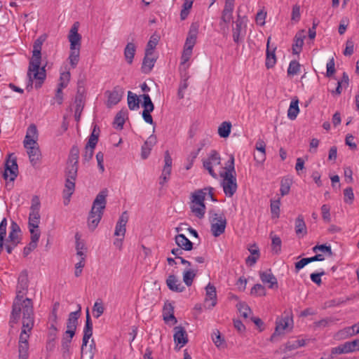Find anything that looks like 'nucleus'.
Wrapping results in <instances>:
<instances>
[{
  "label": "nucleus",
  "instance_id": "obj_1",
  "mask_svg": "<svg viewBox=\"0 0 359 359\" xmlns=\"http://www.w3.org/2000/svg\"><path fill=\"white\" fill-rule=\"evenodd\" d=\"M28 283L27 272L26 271H23L20 273L18 280L16 297L13 304L11 323H16L20 320L21 311H25V305H30L32 311H34L32 299L29 298H25L23 299V297L27 291Z\"/></svg>",
  "mask_w": 359,
  "mask_h": 359
},
{
  "label": "nucleus",
  "instance_id": "obj_2",
  "mask_svg": "<svg viewBox=\"0 0 359 359\" xmlns=\"http://www.w3.org/2000/svg\"><path fill=\"white\" fill-rule=\"evenodd\" d=\"M42 41L40 39L35 41L32 52V57L29 61L27 77L29 82L27 89L30 90L32 88L33 82L35 80V88H41L46 79V71L44 67H40L41 65V50Z\"/></svg>",
  "mask_w": 359,
  "mask_h": 359
},
{
  "label": "nucleus",
  "instance_id": "obj_3",
  "mask_svg": "<svg viewBox=\"0 0 359 359\" xmlns=\"http://www.w3.org/2000/svg\"><path fill=\"white\" fill-rule=\"evenodd\" d=\"M42 41L40 39L35 41L32 52V57L29 61L27 77L29 82L27 89L30 90L32 88L33 82L35 80V88H41L46 79V71L44 67H40L41 65V50Z\"/></svg>",
  "mask_w": 359,
  "mask_h": 359
},
{
  "label": "nucleus",
  "instance_id": "obj_4",
  "mask_svg": "<svg viewBox=\"0 0 359 359\" xmlns=\"http://www.w3.org/2000/svg\"><path fill=\"white\" fill-rule=\"evenodd\" d=\"M224 170V171L219 173V176L222 180L221 186L225 195L228 197H231L236 192L238 187L234 166V156L232 154L229 156V159L225 165Z\"/></svg>",
  "mask_w": 359,
  "mask_h": 359
},
{
  "label": "nucleus",
  "instance_id": "obj_5",
  "mask_svg": "<svg viewBox=\"0 0 359 359\" xmlns=\"http://www.w3.org/2000/svg\"><path fill=\"white\" fill-rule=\"evenodd\" d=\"M106 196L104 191L99 193L93 201L91 210L88 218V226L93 231L97 226L103 215L106 206Z\"/></svg>",
  "mask_w": 359,
  "mask_h": 359
},
{
  "label": "nucleus",
  "instance_id": "obj_6",
  "mask_svg": "<svg viewBox=\"0 0 359 359\" xmlns=\"http://www.w3.org/2000/svg\"><path fill=\"white\" fill-rule=\"evenodd\" d=\"M79 22H75L68 35L70 43V53L69 55V63L72 68H75L79 63L81 49V36L78 33Z\"/></svg>",
  "mask_w": 359,
  "mask_h": 359
},
{
  "label": "nucleus",
  "instance_id": "obj_7",
  "mask_svg": "<svg viewBox=\"0 0 359 359\" xmlns=\"http://www.w3.org/2000/svg\"><path fill=\"white\" fill-rule=\"evenodd\" d=\"M21 313H22V327L19 337V343L28 344L30 333L34 325V311H32L30 305H25V311H21Z\"/></svg>",
  "mask_w": 359,
  "mask_h": 359
},
{
  "label": "nucleus",
  "instance_id": "obj_8",
  "mask_svg": "<svg viewBox=\"0 0 359 359\" xmlns=\"http://www.w3.org/2000/svg\"><path fill=\"white\" fill-rule=\"evenodd\" d=\"M207 192L203 190H198L192 194L191 209L195 216L201 219L204 217L205 212V205L204 201Z\"/></svg>",
  "mask_w": 359,
  "mask_h": 359
},
{
  "label": "nucleus",
  "instance_id": "obj_9",
  "mask_svg": "<svg viewBox=\"0 0 359 359\" xmlns=\"http://www.w3.org/2000/svg\"><path fill=\"white\" fill-rule=\"evenodd\" d=\"M293 326V319L288 313L277 318L276 321L275 331L271 335L270 340L275 341L277 336L284 334L287 330H291Z\"/></svg>",
  "mask_w": 359,
  "mask_h": 359
},
{
  "label": "nucleus",
  "instance_id": "obj_10",
  "mask_svg": "<svg viewBox=\"0 0 359 359\" xmlns=\"http://www.w3.org/2000/svg\"><path fill=\"white\" fill-rule=\"evenodd\" d=\"M211 232L215 237H218L224 231L226 226V219L222 213H212L210 218Z\"/></svg>",
  "mask_w": 359,
  "mask_h": 359
},
{
  "label": "nucleus",
  "instance_id": "obj_11",
  "mask_svg": "<svg viewBox=\"0 0 359 359\" xmlns=\"http://www.w3.org/2000/svg\"><path fill=\"white\" fill-rule=\"evenodd\" d=\"M21 241V230L18 224L12 222L8 237L6 240V250L8 254H11L13 250Z\"/></svg>",
  "mask_w": 359,
  "mask_h": 359
},
{
  "label": "nucleus",
  "instance_id": "obj_12",
  "mask_svg": "<svg viewBox=\"0 0 359 359\" xmlns=\"http://www.w3.org/2000/svg\"><path fill=\"white\" fill-rule=\"evenodd\" d=\"M100 132L99 127L97 125H94L93 131L85 147L84 153L83 154V161H89L93 158L94 149L98 142Z\"/></svg>",
  "mask_w": 359,
  "mask_h": 359
},
{
  "label": "nucleus",
  "instance_id": "obj_13",
  "mask_svg": "<svg viewBox=\"0 0 359 359\" xmlns=\"http://www.w3.org/2000/svg\"><path fill=\"white\" fill-rule=\"evenodd\" d=\"M221 165V157L219 154L212 150L207 158L203 160V168L208 170V173L215 179L218 177L217 174L214 171L213 167Z\"/></svg>",
  "mask_w": 359,
  "mask_h": 359
},
{
  "label": "nucleus",
  "instance_id": "obj_14",
  "mask_svg": "<svg viewBox=\"0 0 359 359\" xmlns=\"http://www.w3.org/2000/svg\"><path fill=\"white\" fill-rule=\"evenodd\" d=\"M18 175V166L16 157L13 154H10L5 163V170L4 178L9 179L10 181H14Z\"/></svg>",
  "mask_w": 359,
  "mask_h": 359
},
{
  "label": "nucleus",
  "instance_id": "obj_15",
  "mask_svg": "<svg viewBox=\"0 0 359 359\" xmlns=\"http://www.w3.org/2000/svg\"><path fill=\"white\" fill-rule=\"evenodd\" d=\"M81 307L80 305H78V310L69 313L67 322V330L65 332L66 335H70L71 337H74L78 324V319L81 314Z\"/></svg>",
  "mask_w": 359,
  "mask_h": 359
},
{
  "label": "nucleus",
  "instance_id": "obj_16",
  "mask_svg": "<svg viewBox=\"0 0 359 359\" xmlns=\"http://www.w3.org/2000/svg\"><path fill=\"white\" fill-rule=\"evenodd\" d=\"M165 165L162 170V174L159 179V184L163 185L170 178V175L172 170V158L168 151L165 152L164 156Z\"/></svg>",
  "mask_w": 359,
  "mask_h": 359
},
{
  "label": "nucleus",
  "instance_id": "obj_17",
  "mask_svg": "<svg viewBox=\"0 0 359 359\" xmlns=\"http://www.w3.org/2000/svg\"><path fill=\"white\" fill-rule=\"evenodd\" d=\"M235 0H225V4L222 13L220 26L229 23L233 18Z\"/></svg>",
  "mask_w": 359,
  "mask_h": 359
},
{
  "label": "nucleus",
  "instance_id": "obj_18",
  "mask_svg": "<svg viewBox=\"0 0 359 359\" xmlns=\"http://www.w3.org/2000/svg\"><path fill=\"white\" fill-rule=\"evenodd\" d=\"M124 93V90L119 86H116L111 91H107V106L111 107L117 104L121 100Z\"/></svg>",
  "mask_w": 359,
  "mask_h": 359
},
{
  "label": "nucleus",
  "instance_id": "obj_19",
  "mask_svg": "<svg viewBox=\"0 0 359 359\" xmlns=\"http://www.w3.org/2000/svg\"><path fill=\"white\" fill-rule=\"evenodd\" d=\"M24 147L27 149L31 164L33 166L36 165L41 158V151L37 142L36 144H24Z\"/></svg>",
  "mask_w": 359,
  "mask_h": 359
},
{
  "label": "nucleus",
  "instance_id": "obj_20",
  "mask_svg": "<svg viewBox=\"0 0 359 359\" xmlns=\"http://www.w3.org/2000/svg\"><path fill=\"white\" fill-rule=\"evenodd\" d=\"M174 341L179 348L183 347L188 342V336L185 329L182 326H177L174 328Z\"/></svg>",
  "mask_w": 359,
  "mask_h": 359
},
{
  "label": "nucleus",
  "instance_id": "obj_21",
  "mask_svg": "<svg viewBox=\"0 0 359 359\" xmlns=\"http://www.w3.org/2000/svg\"><path fill=\"white\" fill-rule=\"evenodd\" d=\"M205 303L208 304V309H211L217 304L216 288L214 285L209 283L205 287Z\"/></svg>",
  "mask_w": 359,
  "mask_h": 359
},
{
  "label": "nucleus",
  "instance_id": "obj_22",
  "mask_svg": "<svg viewBox=\"0 0 359 359\" xmlns=\"http://www.w3.org/2000/svg\"><path fill=\"white\" fill-rule=\"evenodd\" d=\"M359 334V322L351 327H347L336 333L337 339H344Z\"/></svg>",
  "mask_w": 359,
  "mask_h": 359
},
{
  "label": "nucleus",
  "instance_id": "obj_23",
  "mask_svg": "<svg viewBox=\"0 0 359 359\" xmlns=\"http://www.w3.org/2000/svg\"><path fill=\"white\" fill-rule=\"evenodd\" d=\"M166 285L169 290L175 292H182L185 290V287L176 276L169 275L166 279Z\"/></svg>",
  "mask_w": 359,
  "mask_h": 359
},
{
  "label": "nucleus",
  "instance_id": "obj_24",
  "mask_svg": "<svg viewBox=\"0 0 359 359\" xmlns=\"http://www.w3.org/2000/svg\"><path fill=\"white\" fill-rule=\"evenodd\" d=\"M128 221V215L126 211L123 212L120 216L115 229L114 235L116 236H122L123 238L125 236L126 229V226Z\"/></svg>",
  "mask_w": 359,
  "mask_h": 359
},
{
  "label": "nucleus",
  "instance_id": "obj_25",
  "mask_svg": "<svg viewBox=\"0 0 359 359\" xmlns=\"http://www.w3.org/2000/svg\"><path fill=\"white\" fill-rule=\"evenodd\" d=\"M156 143V137L154 135H150L144 142L142 147L141 156L143 159H146L150 154L152 147Z\"/></svg>",
  "mask_w": 359,
  "mask_h": 359
},
{
  "label": "nucleus",
  "instance_id": "obj_26",
  "mask_svg": "<svg viewBox=\"0 0 359 359\" xmlns=\"http://www.w3.org/2000/svg\"><path fill=\"white\" fill-rule=\"evenodd\" d=\"M75 181L76 180L66 179L65 189L63 190L64 204L65 205L69 204L70 198L74 191Z\"/></svg>",
  "mask_w": 359,
  "mask_h": 359
},
{
  "label": "nucleus",
  "instance_id": "obj_27",
  "mask_svg": "<svg viewBox=\"0 0 359 359\" xmlns=\"http://www.w3.org/2000/svg\"><path fill=\"white\" fill-rule=\"evenodd\" d=\"M38 139L37 128L35 125H30L27 130V133L23 142L24 144H36Z\"/></svg>",
  "mask_w": 359,
  "mask_h": 359
},
{
  "label": "nucleus",
  "instance_id": "obj_28",
  "mask_svg": "<svg viewBox=\"0 0 359 359\" xmlns=\"http://www.w3.org/2000/svg\"><path fill=\"white\" fill-rule=\"evenodd\" d=\"M156 60V58L153 55V54H148V53H145L142 65V72L144 74L149 73L154 67Z\"/></svg>",
  "mask_w": 359,
  "mask_h": 359
},
{
  "label": "nucleus",
  "instance_id": "obj_29",
  "mask_svg": "<svg viewBox=\"0 0 359 359\" xmlns=\"http://www.w3.org/2000/svg\"><path fill=\"white\" fill-rule=\"evenodd\" d=\"M181 76V81L180 83L177 95L180 99H182L184 97V91L187 88L189 83L188 79L189 78L188 71H180Z\"/></svg>",
  "mask_w": 359,
  "mask_h": 359
},
{
  "label": "nucleus",
  "instance_id": "obj_30",
  "mask_svg": "<svg viewBox=\"0 0 359 359\" xmlns=\"http://www.w3.org/2000/svg\"><path fill=\"white\" fill-rule=\"evenodd\" d=\"M198 29L196 26L191 25L186 39L184 48L193 50L196 42Z\"/></svg>",
  "mask_w": 359,
  "mask_h": 359
},
{
  "label": "nucleus",
  "instance_id": "obj_31",
  "mask_svg": "<svg viewBox=\"0 0 359 359\" xmlns=\"http://www.w3.org/2000/svg\"><path fill=\"white\" fill-rule=\"evenodd\" d=\"M259 277L264 283H268L269 288L278 287V282L276 278L271 272L261 271Z\"/></svg>",
  "mask_w": 359,
  "mask_h": 359
},
{
  "label": "nucleus",
  "instance_id": "obj_32",
  "mask_svg": "<svg viewBox=\"0 0 359 359\" xmlns=\"http://www.w3.org/2000/svg\"><path fill=\"white\" fill-rule=\"evenodd\" d=\"M306 35L304 34V30H302L297 33L294 39V43L292 46V51L294 54H298L301 52L302 48L304 45V39H305Z\"/></svg>",
  "mask_w": 359,
  "mask_h": 359
},
{
  "label": "nucleus",
  "instance_id": "obj_33",
  "mask_svg": "<svg viewBox=\"0 0 359 359\" xmlns=\"http://www.w3.org/2000/svg\"><path fill=\"white\" fill-rule=\"evenodd\" d=\"M176 244L182 250H191L193 243L184 234H178L175 236Z\"/></svg>",
  "mask_w": 359,
  "mask_h": 359
},
{
  "label": "nucleus",
  "instance_id": "obj_34",
  "mask_svg": "<svg viewBox=\"0 0 359 359\" xmlns=\"http://www.w3.org/2000/svg\"><path fill=\"white\" fill-rule=\"evenodd\" d=\"M270 39H271V37H269L268 41H267V48H266V67L268 69L273 67L276 62V55H275L276 48H273L272 50L270 49V48H269Z\"/></svg>",
  "mask_w": 359,
  "mask_h": 359
},
{
  "label": "nucleus",
  "instance_id": "obj_35",
  "mask_svg": "<svg viewBox=\"0 0 359 359\" xmlns=\"http://www.w3.org/2000/svg\"><path fill=\"white\" fill-rule=\"evenodd\" d=\"M197 274V270L193 268H186L183 272L182 278L184 284L189 287L192 285Z\"/></svg>",
  "mask_w": 359,
  "mask_h": 359
},
{
  "label": "nucleus",
  "instance_id": "obj_36",
  "mask_svg": "<svg viewBox=\"0 0 359 359\" xmlns=\"http://www.w3.org/2000/svg\"><path fill=\"white\" fill-rule=\"evenodd\" d=\"M96 348L95 341L93 339L91 340V343L88 347V344L85 346L81 345V358L93 359L95 353Z\"/></svg>",
  "mask_w": 359,
  "mask_h": 359
},
{
  "label": "nucleus",
  "instance_id": "obj_37",
  "mask_svg": "<svg viewBox=\"0 0 359 359\" xmlns=\"http://www.w3.org/2000/svg\"><path fill=\"white\" fill-rule=\"evenodd\" d=\"M192 55V50L184 48L183 53L181 57V63L180 65V71H188L189 65L187 64Z\"/></svg>",
  "mask_w": 359,
  "mask_h": 359
},
{
  "label": "nucleus",
  "instance_id": "obj_38",
  "mask_svg": "<svg viewBox=\"0 0 359 359\" xmlns=\"http://www.w3.org/2000/svg\"><path fill=\"white\" fill-rule=\"evenodd\" d=\"M135 51V45L133 43H128L124 49V56L128 64H132Z\"/></svg>",
  "mask_w": 359,
  "mask_h": 359
},
{
  "label": "nucleus",
  "instance_id": "obj_39",
  "mask_svg": "<svg viewBox=\"0 0 359 359\" xmlns=\"http://www.w3.org/2000/svg\"><path fill=\"white\" fill-rule=\"evenodd\" d=\"M298 104L299 100L297 99L292 100L290 102L287 110V116L290 120H294L299 112Z\"/></svg>",
  "mask_w": 359,
  "mask_h": 359
},
{
  "label": "nucleus",
  "instance_id": "obj_40",
  "mask_svg": "<svg viewBox=\"0 0 359 359\" xmlns=\"http://www.w3.org/2000/svg\"><path fill=\"white\" fill-rule=\"evenodd\" d=\"M295 232L297 235H305L307 232L306 226L302 215H299L295 221Z\"/></svg>",
  "mask_w": 359,
  "mask_h": 359
},
{
  "label": "nucleus",
  "instance_id": "obj_41",
  "mask_svg": "<svg viewBox=\"0 0 359 359\" xmlns=\"http://www.w3.org/2000/svg\"><path fill=\"white\" fill-rule=\"evenodd\" d=\"M231 123L224 121L221 123L218 128V134L221 137L226 138L229 136L231 133Z\"/></svg>",
  "mask_w": 359,
  "mask_h": 359
},
{
  "label": "nucleus",
  "instance_id": "obj_42",
  "mask_svg": "<svg viewBox=\"0 0 359 359\" xmlns=\"http://www.w3.org/2000/svg\"><path fill=\"white\" fill-rule=\"evenodd\" d=\"M140 101L137 95L131 91L128 92V104L130 110H135L139 108Z\"/></svg>",
  "mask_w": 359,
  "mask_h": 359
},
{
  "label": "nucleus",
  "instance_id": "obj_43",
  "mask_svg": "<svg viewBox=\"0 0 359 359\" xmlns=\"http://www.w3.org/2000/svg\"><path fill=\"white\" fill-rule=\"evenodd\" d=\"M236 26L233 28V40L235 43H238L241 41V32L242 29L243 22L239 18L236 21Z\"/></svg>",
  "mask_w": 359,
  "mask_h": 359
},
{
  "label": "nucleus",
  "instance_id": "obj_44",
  "mask_svg": "<svg viewBox=\"0 0 359 359\" xmlns=\"http://www.w3.org/2000/svg\"><path fill=\"white\" fill-rule=\"evenodd\" d=\"M7 220L4 218L0 223V253L4 246V238L6 235Z\"/></svg>",
  "mask_w": 359,
  "mask_h": 359
},
{
  "label": "nucleus",
  "instance_id": "obj_45",
  "mask_svg": "<svg viewBox=\"0 0 359 359\" xmlns=\"http://www.w3.org/2000/svg\"><path fill=\"white\" fill-rule=\"evenodd\" d=\"M104 311V306L103 305V303L102 300L98 299L97 300L93 307V316L95 318H99Z\"/></svg>",
  "mask_w": 359,
  "mask_h": 359
},
{
  "label": "nucleus",
  "instance_id": "obj_46",
  "mask_svg": "<svg viewBox=\"0 0 359 359\" xmlns=\"http://www.w3.org/2000/svg\"><path fill=\"white\" fill-rule=\"evenodd\" d=\"M77 171L78 165H67L65 171L66 179L76 180Z\"/></svg>",
  "mask_w": 359,
  "mask_h": 359
},
{
  "label": "nucleus",
  "instance_id": "obj_47",
  "mask_svg": "<svg viewBox=\"0 0 359 359\" xmlns=\"http://www.w3.org/2000/svg\"><path fill=\"white\" fill-rule=\"evenodd\" d=\"M306 344L304 339H297L294 341H288L285 344V351H290L304 346Z\"/></svg>",
  "mask_w": 359,
  "mask_h": 359
},
{
  "label": "nucleus",
  "instance_id": "obj_48",
  "mask_svg": "<svg viewBox=\"0 0 359 359\" xmlns=\"http://www.w3.org/2000/svg\"><path fill=\"white\" fill-rule=\"evenodd\" d=\"M40 219L39 212H30L29 216V228H38Z\"/></svg>",
  "mask_w": 359,
  "mask_h": 359
},
{
  "label": "nucleus",
  "instance_id": "obj_49",
  "mask_svg": "<svg viewBox=\"0 0 359 359\" xmlns=\"http://www.w3.org/2000/svg\"><path fill=\"white\" fill-rule=\"evenodd\" d=\"M238 310L241 316L248 318L251 313L250 308L244 302H240L237 304Z\"/></svg>",
  "mask_w": 359,
  "mask_h": 359
},
{
  "label": "nucleus",
  "instance_id": "obj_50",
  "mask_svg": "<svg viewBox=\"0 0 359 359\" xmlns=\"http://www.w3.org/2000/svg\"><path fill=\"white\" fill-rule=\"evenodd\" d=\"M291 184L289 178H283L281 180L280 191L282 196L287 195L290 192Z\"/></svg>",
  "mask_w": 359,
  "mask_h": 359
},
{
  "label": "nucleus",
  "instance_id": "obj_51",
  "mask_svg": "<svg viewBox=\"0 0 359 359\" xmlns=\"http://www.w3.org/2000/svg\"><path fill=\"white\" fill-rule=\"evenodd\" d=\"M125 112L119 111L118 113H117L114 121V125L115 126V127L119 129L123 128V126L125 123Z\"/></svg>",
  "mask_w": 359,
  "mask_h": 359
},
{
  "label": "nucleus",
  "instance_id": "obj_52",
  "mask_svg": "<svg viewBox=\"0 0 359 359\" xmlns=\"http://www.w3.org/2000/svg\"><path fill=\"white\" fill-rule=\"evenodd\" d=\"M73 337H71L70 335H65L62 339V351L63 354L69 353L70 344Z\"/></svg>",
  "mask_w": 359,
  "mask_h": 359
},
{
  "label": "nucleus",
  "instance_id": "obj_53",
  "mask_svg": "<svg viewBox=\"0 0 359 359\" xmlns=\"http://www.w3.org/2000/svg\"><path fill=\"white\" fill-rule=\"evenodd\" d=\"M300 69V65L299 63L296 60H292L290 62L288 69H287V74L289 75H296L299 72Z\"/></svg>",
  "mask_w": 359,
  "mask_h": 359
},
{
  "label": "nucleus",
  "instance_id": "obj_54",
  "mask_svg": "<svg viewBox=\"0 0 359 359\" xmlns=\"http://www.w3.org/2000/svg\"><path fill=\"white\" fill-rule=\"evenodd\" d=\"M157 43V37H155L154 36H151L149 41L147 43L145 53H148V54H154V50L156 48Z\"/></svg>",
  "mask_w": 359,
  "mask_h": 359
},
{
  "label": "nucleus",
  "instance_id": "obj_55",
  "mask_svg": "<svg viewBox=\"0 0 359 359\" xmlns=\"http://www.w3.org/2000/svg\"><path fill=\"white\" fill-rule=\"evenodd\" d=\"M75 111H74V116L76 121H79L81 114L83 110V104L81 99H79L78 97L75 100Z\"/></svg>",
  "mask_w": 359,
  "mask_h": 359
},
{
  "label": "nucleus",
  "instance_id": "obj_56",
  "mask_svg": "<svg viewBox=\"0 0 359 359\" xmlns=\"http://www.w3.org/2000/svg\"><path fill=\"white\" fill-rule=\"evenodd\" d=\"M29 344L19 343L18 351L19 358L22 359H27L28 358Z\"/></svg>",
  "mask_w": 359,
  "mask_h": 359
},
{
  "label": "nucleus",
  "instance_id": "obj_57",
  "mask_svg": "<svg viewBox=\"0 0 359 359\" xmlns=\"http://www.w3.org/2000/svg\"><path fill=\"white\" fill-rule=\"evenodd\" d=\"M143 98V103L142 107H144V109H147L150 111H154V106L153 102H151V100L148 94H144L142 95Z\"/></svg>",
  "mask_w": 359,
  "mask_h": 359
},
{
  "label": "nucleus",
  "instance_id": "obj_58",
  "mask_svg": "<svg viewBox=\"0 0 359 359\" xmlns=\"http://www.w3.org/2000/svg\"><path fill=\"white\" fill-rule=\"evenodd\" d=\"M251 294L257 296H265V287L261 284H255L251 290Z\"/></svg>",
  "mask_w": 359,
  "mask_h": 359
},
{
  "label": "nucleus",
  "instance_id": "obj_59",
  "mask_svg": "<svg viewBox=\"0 0 359 359\" xmlns=\"http://www.w3.org/2000/svg\"><path fill=\"white\" fill-rule=\"evenodd\" d=\"M272 250L278 254L281 250V240L278 236H274L272 237L271 243Z\"/></svg>",
  "mask_w": 359,
  "mask_h": 359
},
{
  "label": "nucleus",
  "instance_id": "obj_60",
  "mask_svg": "<svg viewBox=\"0 0 359 359\" xmlns=\"http://www.w3.org/2000/svg\"><path fill=\"white\" fill-rule=\"evenodd\" d=\"M350 352H351V349H350L347 342L344 343V344H342L341 346L333 348L332 351V353H338V354L346 353H350Z\"/></svg>",
  "mask_w": 359,
  "mask_h": 359
},
{
  "label": "nucleus",
  "instance_id": "obj_61",
  "mask_svg": "<svg viewBox=\"0 0 359 359\" xmlns=\"http://www.w3.org/2000/svg\"><path fill=\"white\" fill-rule=\"evenodd\" d=\"M344 202L346 203H352L354 199L353 191L351 187H348L344 190Z\"/></svg>",
  "mask_w": 359,
  "mask_h": 359
},
{
  "label": "nucleus",
  "instance_id": "obj_62",
  "mask_svg": "<svg viewBox=\"0 0 359 359\" xmlns=\"http://www.w3.org/2000/svg\"><path fill=\"white\" fill-rule=\"evenodd\" d=\"M280 199L272 201L271 202V213L276 217H278L280 214Z\"/></svg>",
  "mask_w": 359,
  "mask_h": 359
},
{
  "label": "nucleus",
  "instance_id": "obj_63",
  "mask_svg": "<svg viewBox=\"0 0 359 359\" xmlns=\"http://www.w3.org/2000/svg\"><path fill=\"white\" fill-rule=\"evenodd\" d=\"M318 250L324 253H327L330 256L332 255V252L330 246H327L326 245H316L313 248V251L314 252H317Z\"/></svg>",
  "mask_w": 359,
  "mask_h": 359
},
{
  "label": "nucleus",
  "instance_id": "obj_64",
  "mask_svg": "<svg viewBox=\"0 0 359 359\" xmlns=\"http://www.w3.org/2000/svg\"><path fill=\"white\" fill-rule=\"evenodd\" d=\"M354 52V43L351 39L347 40L346 43V48L344 50V55L346 56L351 55Z\"/></svg>",
  "mask_w": 359,
  "mask_h": 359
}]
</instances>
